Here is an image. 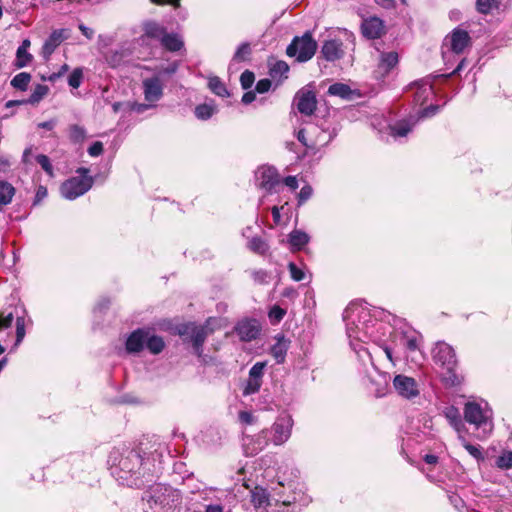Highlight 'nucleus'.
<instances>
[{
    "instance_id": "obj_10",
    "label": "nucleus",
    "mask_w": 512,
    "mask_h": 512,
    "mask_svg": "<svg viewBox=\"0 0 512 512\" xmlns=\"http://www.w3.org/2000/svg\"><path fill=\"white\" fill-rule=\"evenodd\" d=\"M293 419L289 414H281L268 429L270 443L281 446L286 443L292 432Z\"/></svg>"
},
{
    "instance_id": "obj_38",
    "label": "nucleus",
    "mask_w": 512,
    "mask_h": 512,
    "mask_svg": "<svg viewBox=\"0 0 512 512\" xmlns=\"http://www.w3.org/2000/svg\"><path fill=\"white\" fill-rule=\"evenodd\" d=\"M250 54H251V49H250L249 44L242 43L237 48L229 67L231 68L235 63H240V62L246 61L248 59V57L250 56Z\"/></svg>"
},
{
    "instance_id": "obj_54",
    "label": "nucleus",
    "mask_w": 512,
    "mask_h": 512,
    "mask_svg": "<svg viewBox=\"0 0 512 512\" xmlns=\"http://www.w3.org/2000/svg\"><path fill=\"white\" fill-rule=\"evenodd\" d=\"M285 315V310L279 306H274L269 312V318L274 322H280Z\"/></svg>"
},
{
    "instance_id": "obj_32",
    "label": "nucleus",
    "mask_w": 512,
    "mask_h": 512,
    "mask_svg": "<svg viewBox=\"0 0 512 512\" xmlns=\"http://www.w3.org/2000/svg\"><path fill=\"white\" fill-rule=\"evenodd\" d=\"M309 240V235L301 230H293L289 234V243L293 250H301Z\"/></svg>"
},
{
    "instance_id": "obj_44",
    "label": "nucleus",
    "mask_w": 512,
    "mask_h": 512,
    "mask_svg": "<svg viewBox=\"0 0 512 512\" xmlns=\"http://www.w3.org/2000/svg\"><path fill=\"white\" fill-rule=\"evenodd\" d=\"M25 317L17 315L16 317V342L15 347H17L24 339L26 330H25Z\"/></svg>"
},
{
    "instance_id": "obj_61",
    "label": "nucleus",
    "mask_w": 512,
    "mask_h": 512,
    "mask_svg": "<svg viewBox=\"0 0 512 512\" xmlns=\"http://www.w3.org/2000/svg\"><path fill=\"white\" fill-rule=\"evenodd\" d=\"M46 197H47V188L44 186H39L37 188L33 204L38 205Z\"/></svg>"
},
{
    "instance_id": "obj_62",
    "label": "nucleus",
    "mask_w": 512,
    "mask_h": 512,
    "mask_svg": "<svg viewBox=\"0 0 512 512\" xmlns=\"http://www.w3.org/2000/svg\"><path fill=\"white\" fill-rule=\"evenodd\" d=\"M155 106L156 105L154 103H148V102L147 103H135L132 106V110L137 112V113H144L149 108H153Z\"/></svg>"
},
{
    "instance_id": "obj_53",
    "label": "nucleus",
    "mask_w": 512,
    "mask_h": 512,
    "mask_svg": "<svg viewBox=\"0 0 512 512\" xmlns=\"http://www.w3.org/2000/svg\"><path fill=\"white\" fill-rule=\"evenodd\" d=\"M13 320V312H9L7 314L0 313V330L11 327Z\"/></svg>"
},
{
    "instance_id": "obj_52",
    "label": "nucleus",
    "mask_w": 512,
    "mask_h": 512,
    "mask_svg": "<svg viewBox=\"0 0 512 512\" xmlns=\"http://www.w3.org/2000/svg\"><path fill=\"white\" fill-rule=\"evenodd\" d=\"M265 366L266 364L264 362L255 363L249 371V377L262 380Z\"/></svg>"
},
{
    "instance_id": "obj_64",
    "label": "nucleus",
    "mask_w": 512,
    "mask_h": 512,
    "mask_svg": "<svg viewBox=\"0 0 512 512\" xmlns=\"http://www.w3.org/2000/svg\"><path fill=\"white\" fill-rule=\"evenodd\" d=\"M256 98V95H255V92L254 91H247L244 93V95L242 96V102L246 105L252 103Z\"/></svg>"
},
{
    "instance_id": "obj_55",
    "label": "nucleus",
    "mask_w": 512,
    "mask_h": 512,
    "mask_svg": "<svg viewBox=\"0 0 512 512\" xmlns=\"http://www.w3.org/2000/svg\"><path fill=\"white\" fill-rule=\"evenodd\" d=\"M252 278L255 282L259 284H264L268 282L269 274L265 270H254L252 272Z\"/></svg>"
},
{
    "instance_id": "obj_2",
    "label": "nucleus",
    "mask_w": 512,
    "mask_h": 512,
    "mask_svg": "<svg viewBox=\"0 0 512 512\" xmlns=\"http://www.w3.org/2000/svg\"><path fill=\"white\" fill-rule=\"evenodd\" d=\"M108 464L111 474L122 485L140 488L150 481L152 471L148 462L144 461L141 453L134 449H114L111 451Z\"/></svg>"
},
{
    "instance_id": "obj_14",
    "label": "nucleus",
    "mask_w": 512,
    "mask_h": 512,
    "mask_svg": "<svg viewBox=\"0 0 512 512\" xmlns=\"http://www.w3.org/2000/svg\"><path fill=\"white\" fill-rule=\"evenodd\" d=\"M409 89L413 91V102L419 107H422L434 96L432 80L429 77L411 83Z\"/></svg>"
},
{
    "instance_id": "obj_57",
    "label": "nucleus",
    "mask_w": 512,
    "mask_h": 512,
    "mask_svg": "<svg viewBox=\"0 0 512 512\" xmlns=\"http://www.w3.org/2000/svg\"><path fill=\"white\" fill-rule=\"evenodd\" d=\"M103 151V144L100 141L94 142L90 147L88 148V154L90 157L96 158L101 155Z\"/></svg>"
},
{
    "instance_id": "obj_4",
    "label": "nucleus",
    "mask_w": 512,
    "mask_h": 512,
    "mask_svg": "<svg viewBox=\"0 0 512 512\" xmlns=\"http://www.w3.org/2000/svg\"><path fill=\"white\" fill-rule=\"evenodd\" d=\"M464 418L478 430L477 439L484 440L491 434L494 427L493 414L486 402H467L464 406Z\"/></svg>"
},
{
    "instance_id": "obj_33",
    "label": "nucleus",
    "mask_w": 512,
    "mask_h": 512,
    "mask_svg": "<svg viewBox=\"0 0 512 512\" xmlns=\"http://www.w3.org/2000/svg\"><path fill=\"white\" fill-rule=\"evenodd\" d=\"M144 34L149 38L156 39L161 42L166 34V29L157 22L151 21L144 25Z\"/></svg>"
},
{
    "instance_id": "obj_37",
    "label": "nucleus",
    "mask_w": 512,
    "mask_h": 512,
    "mask_svg": "<svg viewBox=\"0 0 512 512\" xmlns=\"http://www.w3.org/2000/svg\"><path fill=\"white\" fill-rule=\"evenodd\" d=\"M49 92V87L46 85L38 84L34 88L30 97L25 100L26 103L35 105L38 104Z\"/></svg>"
},
{
    "instance_id": "obj_23",
    "label": "nucleus",
    "mask_w": 512,
    "mask_h": 512,
    "mask_svg": "<svg viewBox=\"0 0 512 512\" xmlns=\"http://www.w3.org/2000/svg\"><path fill=\"white\" fill-rule=\"evenodd\" d=\"M328 94L343 100L352 101L361 96L359 90L352 89L348 84L336 82L329 86Z\"/></svg>"
},
{
    "instance_id": "obj_8",
    "label": "nucleus",
    "mask_w": 512,
    "mask_h": 512,
    "mask_svg": "<svg viewBox=\"0 0 512 512\" xmlns=\"http://www.w3.org/2000/svg\"><path fill=\"white\" fill-rule=\"evenodd\" d=\"M317 42L311 32L307 31L302 36H296L286 49L289 57H295L298 62L310 60L316 53Z\"/></svg>"
},
{
    "instance_id": "obj_26",
    "label": "nucleus",
    "mask_w": 512,
    "mask_h": 512,
    "mask_svg": "<svg viewBox=\"0 0 512 512\" xmlns=\"http://www.w3.org/2000/svg\"><path fill=\"white\" fill-rule=\"evenodd\" d=\"M276 342L271 347V354L276 360L277 363H283L285 360V356L287 353V350L289 348V340L285 339L283 335L276 336Z\"/></svg>"
},
{
    "instance_id": "obj_7",
    "label": "nucleus",
    "mask_w": 512,
    "mask_h": 512,
    "mask_svg": "<svg viewBox=\"0 0 512 512\" xmlns=\"http://www.w3.org/2000/svg\"><path fill=\"white\" fill-rule=\"evenodd\" d=\"M78 176L71 177L61 185V194L68 200H74L79 196L85 194L93 184V178L91 173L94 170L90 167L88 169L79 168L77 169Z\"/></svg>"
},
{
    "instance_id": "obj_16",
    "label": "nucleus",
    "mask_w": 512,
    "mask_h": 512,
    "mask_svg": "<svg viewBox=\"0 0 512 512\" xmlns=\"http://www.w3.org/2000/svg\"><path fill=\"white\" fill-rule=\"evenodd\" d=\"M399 62L398 53L395 51L380 52L378 64L374 70V77L377 80H384Z\"/></svg>"
},
{
    "instance_id": "obj_13",
    "label": "nucleus",
    "mask_w": 512,
    "mask_h": 512,
    "mask_svg": "<svg viewBox=\"0 0 512 512\" xmlns=\"http://www.w3.org/2000/svg\"><path fill=\"white\" fill-rule=\"evenodd\" d=\"M251 493V502L253 503L255 509L260 512H280V510H276V507L279 508H286L287 505L290 504L289 501H282L281 504H279L278 500L273 504L266 492L265 489L261 487H255L254 489L250 490ZM283 512V511H281Z\"/></svg>"
},
{
    "instance_id": "obj_21",
    "label": "nucleus",
    "mask_w": 512,
    "mask_h": 512,
    "mask_svg": "<svg viewBox=\"0 0 512 512\" xmlns=\"http://www.w3.org/2000/svg\"><path fill=\"white\" fill-rule=\"evenodd\" d=\"M321 53L327 61H335L343 57V43L339 39L326 40L321 48Z\"/></svg>"
},
{
    "instance_id": "obj_40",
    "label": "nucleus",
    "mask_w": 512,
    "mask_h": 512,
    "mask_svg": "<svg viewBox=\"0 0 512 512\" xmlns=\"http://www.w3.org/2000/svg\"><path fill=\"white\" fill-rule=\"evenodd\" d=\"M248 247L251 251L260 255H264L269 249L268 244L260 237H253L249 241Z\"/></svg>"
},
{
    "instance_id": "obj_29",
    "label": "nucleus",
    "mask_w": 512,
    "mask_h": 512,
    "mask_svg": "<svg viewBox=\"0 0 512 512\" xmlns=\"http://www.w3.org/2000/svg\"><path fill=\"white\" fill-rule=\"evenodd\" d=\"M145 346L150 353L157 355L161 353L165 347V343L162 337L151 334L147 329V338L145 339Z\"/></svg>"
},
{
    "instance_id": "obj_39",
    "label": "nucleus",
    "mask_w": 512,
    "mask_h": 512,
    "mask_svg": "<svg viewBox=\"0 0 512 512\" xmlns=\"http://www.w3.org/2000/svg\"><path fill=\"white\" fill-rule=\"evenodd\" d=\"M31 81V75L27 72H21L13 77L11 85L21 91H25Z\"/></svg>"
},
{
    "instance_id": "obj_25",
    "label": "nucleus",
    "mask_w": 512,
    "mask_h": 512,
    "mask_svg": "<svg viewBox=\"0 0 512 512\" xmlns=\"http://www.w3.org/2000/svg\"><path fill=\"white\" fill-rule=\"evenodd\" d=\"M361 28L365 37L369 39H376L383 33L384 25L381 19L371 17L363 21Z\"/></svg>"
},
{
    "instance_id": "obj_28",
    "label": "nucleus",
    "mask_w": 512,
    "mask_h": 512,
    "mask_svg": "<svg viewBox=\"0 0 512 512\" xmlns=\"http://www.w3.org/2000/svg\"><path fill=\"white\" fill-rule=\"evenodd\" d=\"M160 43L165 49L171 52L179 51L184 45L183 40L178 34L167 32Z\"/></svg>"
},
{
    "instance_id": "obj_56",
    "label": "nucleus",
    "mask_w": 512,
    "mask_h": 512,
    "mask_svg": "<svg viewBox=\"0 0 512 512\" xmlns=\"http://www.w3.org/2000/svg\"><path fill=\"white\" fill-rule=\"evenodd\" d=\"M381 380L379 382V388L376 389V395L378 397L383 396L388 388L389 376L387 374L380 375Z\"/></svg>"
},
{
    "instance_id": "obj_22",
    "label": "nucleus",
    "mask_w": 512,
    "mask_h": 512,
    "mask_svg": "<svg viewBox=\"0 0 512 512\" xmlns=\"http://www.w3.org/2000/svg\"><path fill=\"white\" fill-rule=\"evenodd\" d=\"M236 333L243 341H251L256 339L260 327L256 320H243L240 321L236 326Z\"/></svg>"
},
{
    "instance_id": "obj_5",
    "label": "nucleus",
    "mask_w": 512,
    "mask_h": 512,
    "mask_svg": "<svg viewBox=\"0 0 512 512\" xmlns=\"http://www.w3.org/2000/svg\"><path fill=\"white\" fill-rule=\"evenodd\" d=\"M432 357L437 365H440L446 370V375L443 376V380L447 385L455 386L460 384L461 379L455 373L457 359L452 346L445 342L436 343L432 350Z\"/></svg>"
},
{
    "instance_id": "obj_36",
    "label": "nucleus",
    "mask_w": 512,
    "mask_h": 512,
    "mask_svg": "<svg viewBox=\"0 0 512 512\" xmlns=\"http://www.w3.org/2000/svg\"><path fill=\"white\" fill-rule=\"evenodd\" d=\"M458 440L460 441L461 445L467 450V452L473 457L475 458L476 460L480 461V460H484V455L480 449L479 446H475V445H472L470 444L466 437L464 436V433L463 434H460V436H458Z\"/></svg>"
},
{
    "instance_id": "obj_48",
    "label": "nucleus",
    "mask_w": 512,
    "mask_h": 512,
    "mask_svg": "<svg viewBox=\"0 0 512 512\" xmlns=\"http://www.w3.org/2000/svg\"><path fill=\"white\" fill-rule=\"evenodd\" d=\"M288 269L290 272V276L294 281L299 282L305 279L306 274L304 270L299 268L295 263L290 262L288 264Z\"/></svg>"
},
{
    "instance_id": "obj_31",
    "label": "nucleus",
    "mask_w": 512,
    "mask_h": 512,
    "mask_svg": "<svg viewBox=\"0 0 512 512\" xmlns=\"http://www.w3.org/2000/svg\"><path fill=\"white\" fill-rule=\"evenodd\" d=\"M16 193L14 186L7 181H0V209L12 202Z\"/></svg>"
},
{
    "instance_id": "obj_19",
    "label": "nucleus",
    "mask_w": 512,
    "mask_h": 512,
    "mask_svg": "<svg viewBox=\"0 0 512 512\" xmlns=\"http://www.w3.org/2000/svg\"><path fill=\"white\" fill-rule=\"evenodd\" d=\"M180 333L182 335L187 334L190 336L194 353L200 357L203 352L202 346L208 335L207 327L195 325L186 326L185 330L181 331Z\"/></svg>"
},
{
    "instance_id": "obj_63",
    "label": "nucleus",
    "mask_w": 512,
    "mask_h": 512,
    "mask_svg": "<svg viewBox=\"0 0 512 512\" xmlns=\"http://www.w3.org/2000/svg\"><path fill=\"white\" fill-rule=\"evenodd\" d=\"M56 120L54 119H51L49 121H45V122H41V123H38L37 124V127L39 129H44V130H47V131H51L54 129V127L56 126Z\"/></svg>"
},
{
    "instance_id": "obj_59",
    "label": "nucleus",
    "mask_w": 512,
    "mask_h": 512,
    "mask_svg": "<svg viewBox=\"0 0 512 512\" xmlns=\"http://www.w3.org/2000/svg\"><path fill=\"white\" fill-rule=\"evenodd\" d=\"M239 420L242 423H245L248 425H252L256 422L255 416L251 412H248V411L239 412Z\"/></svg>"
},
{
    "instance_id": "obj_47",
    "label": "nucleus",
    "mask_w": 512,
    "mask_h": 512,
    "mask_svg": "<svg viewBox=\"0 0 512 512\" xmlns=\"http://www.w3.org/2000/svg\"><path fill=\"white\" fill-rule=\"evenodd\" d=\"M496 465L500 469L512 468V451L504 452L496 460Z\"/></svg>"
},
{
    "instance_id": "obj_30",
    "label": "nucleus",
    "mask_w": 512,
    "mask_h": 512,
    "mask_svg": "<svg viewBox=\"0 0 512 512\" xmlns=\"http://www.w3.org/2000/svg\"><path fill=\"white\" fill-rule=\"evenodd\" d=\"M418 340L419 335L415 331L407 330L402 333L400 344L409 352H415L418 350Z\"/></svg>"
},
{
    "instance_id": "obj_12",
    "label": "nucleus",
    "mask_w": 512,
    "mask_h": 512,
    "mask_svg": "<svg viewBox=\"0 0 512 512\" xmlns=\"http://www.w3.org/2000/svg\"><path fill=\"white\" fill-rule=\"evenodd\" d=\"M270 443L268 429H263L254 435H245L242 439L244 454L248 457L256 456Z\"/></svg>"
},
{
    "instance_id": "obj_35",
    "label": "nucleus",
    "mask_w": 512,
    "mask_h": 512,
    "mask_svg": "<svg viewBox=\"0 0 512 512\" xmlns=\"http://www.w3.org/2000/svg\"><path fill=\"white\" fill-rule=\"evenodd\" d=\"M208 87L209 89L219 97H227L229 96L226 85L221 81V79L217 76H211L208 79Z\"/></svg>"
},
{
    "instance_id": "obj_42",
    "label": "nucleus",
    "mask_w": 512,
    "mask_h": 512,
    "mask_svg": "<svg viewBox=\"0 0 512 512\" xmlns=\"http://www.w3.org/2000/svg\"><path fill=\"white\" fill-rule=\"evenodd\" d=\"M289 71V66L284 61H277L270 69V76L272 78H281V77H287V73Z\"/></svg>"
},
{
    "instance_id": "obj_50",
    "label": "nucleus",
    "mask_w": 512,
    "mask_h": 512,
    "mask_svg": "<svg viewBox=\"0 0 512 512\" xmlns=\"http://www.w3.org/2000/svg\"><path fill=\"white\" fill-rule=\"evenodd\" d=\"M313 195V188L310 185H304L300 192L298 193L297 200L298 205H303L307 200H309Z\"/></svg>"
},
{
    "instance_id": "obj_27",
    "label": "nucleus",
    "mask_w": 512,
    "mask_h": 512,
    "mask_svg": "<svg viewBox=\"0 0 512 512\" xmlns=\"http://www.w3.org/2000/svg\"><path fill=\"white\" fill-rule=\"evenodd\" d=\"M445 417L449 421L450 425L455 429L458 436L463 434L466 430L465 425L461 419L459 410L454 407H447L444 411Z\"/></svg>"
},
{
    "instance_id": "obj_20",
    "label": "nucleus",
    "mask_w": 512,
    "mask_h": 512,
    "mask_svg": "<svg viewBox=\"0 0 512 512\" xmlns=\"http://www.w3.org/2000/svg\"><path fill=\"white\" fill-rule=\"evenodd\" d=\"M68 31L66 29H56L52 31L42 46L41 55L45 60H48L57 47L68 38Z\"/></svg>"
},
{
    "instance_id": "obj_46",
    "label": "nucleus",
    "mask_w": 512,
    "mask_h": 512,
    "mask_svg": "<svg viewBox=\"0 0 512 512\" xmlns=\"http://www.w3.org/2000/svg\"><path fill=\"white\" fill-rule=\"evenodd\" d=\"M83 80V69L78 67L75 68L68 77V84L74 89L80 87Z\"/></svg>"
},
{
    "instance_id": "obj_41",
    "label": "nucleus",
    "mask_w": 512,
    "mask_h": 512,
    "mask_svg": "<svg viewBox=\"0 0 512 512\" xmlns=\"http://www.w3.org/2000/svg\"><path fill=\"white\" fill-rule=\"evenodd\" d=\"M32 59L33 56L27 50L17 48L15 60V66L17 68H23L28 66Z\"/></svg>"
},
{
    "instance_id": "obj_60",
    "label": "nucleus",
    "mask_w": 512,
    "mask_h": 512,
    "mask_svg": "<svg viewBox=\"0 0 512 512\" xmlns=\"http://www.w3.org/2000/svg\"><path fill=\"white\" fill-rule=\"evenodd\" d=\"M281 184H284L292 191L296 190L299 186L298 179L296 176H287V177L282 178Z\"/></svg>"
},
{
    "instance_id": "obj_43",
    "label": "nucleus",
    "mask_w": 512,
    "mask_h": 512,
    "mask_svg": "<svg viewBox=\"0 0 512 512\" xmlns=\"http://www.w3.org/2000/svg\"><path fill=\"white\" fill-rule=\"evenodd\" d=\"M498 7V0H477L476 8L479 13L488 14Z\"/></svg>"
},
{
    "instance_id": "obj_18",
    "label": "nucleus",
    "mask_w": 512,
    "mask_h": 512,
    "mask_svg": "<svg viewBox=\"0 0 512 512\" xmlns=\"http://www.w3.org/2000/svg\"><path fill=\"white\" fill-rule=\"evenodd\" d=\"M164 85L158 76L145 78L142 81L144 99L148 103H156L163 96Z\"/></svg>"
},
{
    "instance_id": "obj_9",
    "label": "nucleus",
    "mask_w": 512,
    "mask_h": 512,
    "mask_svg": "<svg viewBox=\"0 0 512 512\" xmlns=\"http://www.w3.org/2000/svg\"><path fill=\"white\" fill-rule=\"evenodd\" d=\"M254 182L257 188L272 194L279 191L282 177L274 166L262 164L254 173Z\"/></svg>"
},
{
    "instance_id": "obj_58",
    "label": "nucleus",
    "mask_w": 512,
    "mask_h": 512,
    "mask_svg": "<svg viewBox=\"0 0 512 512\" xmlns=\"http://www.w3.org/2000/svg\"><path fill=\"white\" fill-rule=\"evenodd\" d=\"M271 88V81L269 79H261L257 82L256 84V87H255V90L262 94V93H266L269 91V89Z\"/></svg>"
},
{
    "instance_id": "obj_34",
    "label": "nucleus",
    "mask_w": 512,
    "mask_h": 512,
    "mask_svg": "<svg viewBox=\"0 0 512 512\" xmlns=\"http://www.w3.org/2000/svg\"><path fill=\"white\" fill-rule=\"evenodd\" d=\"M218 111L217 106L213 103H204L195 107V116L199 120H208Z\"/></svg>"
},
{
    "instance_id": "obj_49",
    "label": "nucleus",
    "mask_w": 512,
    "mask_h": 512,
    "mask_svg": "<svg viewBox=\"0 0 512 512\" xmlns=\"http://www.w3.org/2000/svg\"><path fill=\"white\" fill-rule=\"evenodd\" d=\"M261 384H262V380L249 377L247 384L244 388V394L250 395V394H254V393L258 392L261 387Z\"/></svg>"
},
{
    "instance_id": "obj_17",
    "label": "nucleus",
    "mask_w": 512,
    "mask_h": 512,
    "mask_svg": "<svg viewBox=\"0 0 512 512\" xmlns=\"http://www.w3.org/2000/svg\"><path fill=\"white\" fill-rule=\"evenodd\" d=\"M294 102L301 114L310 116L316 110V95L313 91L306 88H303L296 93Z\"/></svg>"
},
{
    "instance_id": "obj_1",
    "label": "nucleus",
    "mask_w": 512,
    "mask_h": 512,
    "mask_svg": "<svg viewBox=\"0 0 512 512\" xmlns=\"http://www.w3.org/2000/svg\"><path fill=\"white\" fill-rule=\"evenodd\" d=\"M343 318L350 346L362 361L367 358L374 366L370 352L359 343H366L368 340L379 341L380 337L375 333L376 326L382 327L383 324L371 316L369 309L359 304H350L344 310Z\"/></svg>"
},
{
    "instance_id": "obj_24",
    "label": "nucleus",
    "mask_w": 512,
    "mask_h": 512,
    "mask_svg": "<svg viewBox=\"0 0 512 512\" xmlns=\"http://www.w3.org/2000/svg\"><path fill=\"white\" fill-rule=\"evenodd\" d=\"M147 329L141 328L133 331L126 340V351L128 353H139L145 346Z\"/></svg>"
},
{
    "instance_id": "obj_45",
    "label": "nucleus",
    "mask_w": 512,
    "mask_h": 512,
    "mask_svg": "<svg viewBox=\"0 0 512 512\" xmlns=\"http://www.w3.org/2000/svg\"><path fill=\"white\" fill-rule=\"evenodd\" d=\"M69 136L70 139L75 142L79 143L82 142L86 137V131L82 126L79 125H71L69 128Z\"/></svg>"
},
{
    "instance_id": "obj_15",
    "label": "nucleus",
    "mask_w": 512,
    "mask_h": 512,
    "mask_svg": "<svg viewBox=\"0 0 512 512\" xmlns=\"http://www.w3.org/2000/svg\"><path fill=\"white\" fill-rule=\"evenodd\" d=\"M393 387L397 394L405 399H413L419 395V385L416 380L406 375H396Z\"/></svg>"
},
{
    "instance_id": "obj_3",
    "label": "nucleus",
    "mask_w": 512,
    "mask_h": 512,
    "mask_svg": "<svg viewBox=\"0 0 512 512\" xmlns=\"http://www.w3.org/2000/svg\"><path fill=\"white\" fill-rule=\"evenodd\" d=\"M144 499L147 500L151 512H180L181 509V493L169 485L151 486L145 492Z\"/></svg>"
},
{
    "instance_id": "obj_11",
    "label": "nucleus",
    "mask_w": 512,
    "mask_h": 512,
    "mask_svg": "<svg viewBox=\"0 0 512 512\" xmlns=\"http://www.w3.org/2000/svg\"><path fill=\"white\" fill-rule=\"evenodd\" d=\"M471 45L469 33L461 27L454 28L444 39L443 47L454 54H462Z\"/></svg>"
},
{
    "instance_id": "obj_51",
    "label": "nucleus",
    "mask_w": 512,
    "mask_h": 512,
    "mask_svg": "<svg viewBox=\"0 0 512 512\" xmlns=\"http://www.w3.org/2000/svg\"><path fill=\"white\" fill-rule=\"evenodd\" d=\"M254 80V73L249 70H245L240 76L241 86L245 90L249 89L253 85Z\"/></svg>"
},
{
    "instance_id": "obj_6",
    "label": "nucleus",
    "mask_w": 512,
    "mask_h": 512,
    "mask_svg": "<svg viewBox=\"0 0 512 512\" xmlns=\"http://www.w3.org/2000/svg\"><path fill=\"white\" fill-rule=\"evenodd\" d=\"M438 109L439 106L431 104L414 113H410L407 117L397 120L393 124L385 125L384 128L387 130V134L395 140L405 138L413 131L420 119L435 115Z\"/></svg>"
}]
</instances>
